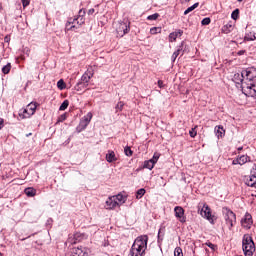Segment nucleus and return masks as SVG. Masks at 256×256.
Returning a JSON list of instances; mask_svg holds the SVG:
<instances>
[{
	"label": "nucleus",
	"mask_w": 256,
	"mask_h": 256,
	"mask_svg": "<svg viewBox=\"0 0 256 256\" xmlns=\"http://www.w3.org/2000/svg\"><path fill=\"white\" fill-rule=\"evenodd\" d=\"M158 87L160 89H163V87H165V85L163 84V81L162 80H158Z\"/></svg>",
	"instance_id": "44"
},
{
	"label": "nucleus",
	"mask_w": 256,
	"mask_h": 256,
	"mask_svg": "<svg viewBox=\"0 0 256 256\" xmlns=\"http://www.w3.org/2000/svg\"><path fill=\"white\" fill-rule=\"evenodd\" d=\"M205 245L207 246V247H209L210 249H212V251H215L216 249H217V245H215V244H213V243H211V242H206L205 243Z\"/></svg>",
	"instance_id": "38"
},
{
	"label": "nucleus",
	"mask_w": 256,
	"mask_h": 256,
	"mask_svg": "<svg viewBox=\"0 0 256 256\" xmlns=\"http://www.w3.org/2000/svg\"><path fill=\"white\" fill-rule=\"evenodd\" d=\"M123 107H125V102L119 101L115 106V113H121V111H123Z\"/></svg>",
	"instance_id": "25"
},
{
	"label": "nucleus",
	"mask_w": 256,
	"mask_h": 256,
	"mask_svg": "<svg viewBox=\"0 0 256 256\" xmlns=\"http://www.w3.org/2000/svg\"><path fill=\"white\" fill-rule=\"evenodd\" d=\"M189 135L190 137H192V139H195V137H197V126H195L189 131Z\"/></svg>",
	"instance_id": "30"
},
{
	"label": "nucleus",
	"mask_w": 256,
	"mask_h": 256,
	"mask_svg": "<svg viewBox=\"0 0 256 256\" xmlns=\"http://www.w3.org/2000/svg\"><path fill=\"white\" fill-rule=\"evenodd\" d=\"M231 17L234 21H237V19H239V9H235L232 14Z\"/></svg>",
	"instance_id": "32"
},
{
	"label": "nucleus",
	"mask_w": 256,
	"mask_h": 256,
	"mask_svg": "<svg viewBox=\"0 0 256 256\" xmlns=\"http://www.w3.org/2000/svg\"><path fill=\"white\" fill-rule=\"evenodd\" d=\"M127 201V196L123 194H117L114 196L108 197L106 200L105 207L108 210L116 209V207H121Z\"/></svg>",
	"instance_id": "4"
},
{
	"label": "nucleus",
	"mask_w": 256,
	"mask_h": 256,
	"mask_svg": "<svg viewBox=\"0 0 256 256\" xmlns=\"http://www.w3.org/2000/svg\"><path fill=\"white\" fill-rule=\"evenodd\" d=\"M68 243H71V238L68 239Z\"/></svg>",
	"instance_id": "49"
},
{
	"label": "nucleus",
	"mask_w": 256,
	"mask_h": 256,
	"mask_svg": "<svg viewBox=\"0 0 256 256\" xmlns=\"http://www.w3.org/2000/svg\"><path fill=\"white\" fill-rule=\"evenodd\" d=\"M238 151H243V147H239V148H238Z\"/></svg>",
	"instance_id": "47"
},
{
	"label": "nucleus",
	"mask_w": 256,
	"mask_h": 256,
	"mask_svg": "<svg viewBox=\"0 0 256 256\" xmlns=\"http://www.w3.org/2000/svg\"><path fill=\"white\" fill-rule=\"evenodd\" d=\"M214 132L218 139H221V137L225 136V129H223V126H216L214 128Z\"/></svg>",
	"instance_id": "22"
},
{
	"label": "nucleus",
	"mask_w": 256,
	"mask_h": 256,
	"mask_svg": "<svg viewBox=\"0 0 256 256\" xmlns=\"http://www.w3.org/2000/svg\"><path fill=\"white\" fill-rule=\"evenodd\" d=\"M174 256H183V249H181V247H176L174 250Z\"/></svg>",
	"instance_id": "34"
},
{
	"label": "nucleus",
	"mask_w": 256,
	"mask_h": 256,
	"mask_svg": "<svg viewBox=\"0 0 256 256\" xmlns=\"http://www.w3.org/2000/svg\"><path fill=\"white\" fill-rule=\"evenodd\" d=\"M151 35H157V33H161V27H153L150 29Z\"/></svg>",
	"instance_id": "33"
},
{
	"label": "nucleus",
	"mask_w": 256,
	"mask_h": 256,
	"mask_svg": "<svg viewBox=\"0 0 256 256\" xmlns=\"http://www.w3.org/2000/svg\"><path fill=\"white\" fill-rule=\"evenodd\" d=\"M159 157H161V154H159L158 152H155L153 157L150 159L153 164L155 165V163H157V161H159Z\"/></svg>",
	"instance_id": "31"
},
{
	"label": "nucleus",
	"mask_w": 256,
	"mask_h": 256,
	"mask_svg": "<svg viewBox=\"0 0 256 256\" xmlns=\"http://www.w3.org/2000/svg\"><path fill=\"white\" fill-rule=\"evenodd\" d=\"M67 119V114H62L58 117L57 123H63Z\"/></svg>",
	"instance_id": "39"
},
{
	"label": "nucleus",
	"mask_w": 256,
	"mask_h": 256,
	"mask_svg": "<svg viewBox=\"0 0 256 256\" xmlns=\"http://www.w3.org/2000/svg\"><path fill=\"white\" fill-rule=\"evenodd\" d=\"M250 173H251V175H255V177H256V163L252 166Z\"/></svg>",
	"instance_id": "42"
},
{
	"label": "nucleus",
	"mask_w": 256,
	"mask_h": 256,
	"mask_svg": "<svg viewBox=\"0 0 256 256\" xmlns=\"http://www.w3.org/2000/svg\"><path fill=\"white\" fill-rule=\"evenodd\" d=\"M237 77H240L242 93L247 97H256V68H246L242 70L241 75H234V79H237Z\"/></svg>",
	"instance_id": "1"
},
{
	"label": "nucleus",
	"mask_w": 256,
	"mask_h": 256,
	"mask_svg": "<svg viewBox=\"0 0 256 256\" xmlns=\"http://www.w3.org/2000/svg\"><path fill=\"white\" fill-rule=\"evenodd\" d=\"M67 256H89V250L86 247H73L67 253Z\"/></svg>",
	"instance_id": "10"
},
{
	"label": "nucleus",
	"mask_w": 256,
	"mask_h": 256,
	"mask_svg": "<svg viewBox=\"0 0 256 256\" xmlns=\"http://www.w3.org/2000/svg\"><path fill=\"white\" fill-rule=\"evenodd\" d=\"M18 115L20 119H29V117L33 116V114H29V110L27 108L21 109Z\"/></svg>",
	"instance_id": "21"
},
{
	"label": "nucleus",
	"mask_w": 256,
	"mask_h": 256,
	"mask_svg": "<svg viewBox=\"0 0 256 256\" xmlns=\"http://www.w3.org/2000/svg\"><path fill=\"white\" fill-rule=\"evenodd\" d=\"M245 163H253L248 155H242L232 161V165H245Z\"/></svg>",
	"instance_id": "11"
},
{
	"label": "nucleus",
	"mask_w": 256,
	"mask_h": 256,
	"mask_svg": "<svg viewBox=\"0 0 256 256\" xmlns=\"http://www.w3.org/2000/svg\"><path fill=\"white\" fill-rule=\"evenodd\" d=\"M179 55H183V42L178 47V49L172 54V56H171L172 63H175V61L177 60V57H179Z\"/></svg>",
	"instance_id": "15"
},
{
	"label": "nucleus",
	"mask_w": 256,
	"mask_h": 256,
	"mask_svg": "<svg viewBox=\"0 0 256 256\" xmlns=\"http://www.w3.org/2000/svg\"><path fill=\"white\" fill-rule=\"evenodd\" d=\"M245 185L256 189V176L250 173V176L245 179Z\"/></svg>",
	"instance_id": "13"
},
{
	"label": "nucleus",
	"mask_w": 256,
	"mask_h": 256,
	"mask_svg": "<svg viewBox=\"0 0 256 256\" xmlns=\"http://www.w3.org/2000/svg\"><path fill=\"white\" fill-rule=\"evenodd\" d=\"M129 31H131V22L127 20L118 23L116 26V33L118 37H125Z\"/></svg>",
	"instance_id": "8"
},
{
	"label": "nucleus",
	"mask_w": 256,
	"mask_h": 256,
	"mask_svg": "<svg viewBox=\"0 0 256 256\" xmlns=\"http://www.w3.org/2000/svg\"><path fill=\"white\" fill-rule=\"evenodd\" d=\"M145 193H146V191L144 188L137 190L136 199H141L143 197V195H145Z\"/></svg>",
	"instance_id": "28"
},
{
	"label": "nucleus",
	"mask_w": 256,
	"mask_h": 256,
	"mask_svg": "<svg viewBox=\"0 0 256 256\" xmlns=\"http://www.w3.org/2000/svg\"><path fill=\"white\" fill-rule=\"evenodd\" d=\"M199 7V2H196L194 5L188 7L185 11H184V15H189V13H191V11H195V9H197Z\"/></svg>",
	"instance_id": "24"
},
{
	"label": "nucleus",
	"mask_w": 256,
	"mask_h": 256,
	"mask_svg": "<svg viewBox=\"0 0 256 256\" xmlns=\"http://www.w3.org/2000/svg\"><path fill=\"white\" fill-rule=\"evenodd\" d=\"M242 225H253V216L251 214L246 213L245 216L241 219Z\"/></svg>",
	"instance_id": "18"
},
{
	"label": "nucleus",
	"mask_w": 256,
	"mask_h": 256,
	"mask_svg": "<svg viewBox=\"0 0 256 256\" xmlns=\"http://www.w3.org/2000/svg\"><path fill=\"white\" fill-rule=\"evenodd\" d=\"M106 161L107 163H115V161H117V156L114 151L108 150L106 154Z\"/></svg>",
	"instance_id": "17"
},
{
	"label": "nucleus",
	"mask_w": 256,
	"mask_h": 256,
	"mask_svg": "<svg viewBox=\"0 0 256 256\" xmlns=\"http://www.w3.org/2000/svg\"><path fill=\"white\" fill-rule=\"evenodd\" d=\"M93 77V71L87 70L81 77L80 81L83 83H86L89 85V81H91V78Z\"/></svg>",
	"instance_id": "14"
},
{
	"label": "nucleus",
	"mask_w": 256,
	"mask_h": 256,
	"mask_svg": "<svg viewBox=\"0 0 256 256\" xmlns=\"http://www.w3.org/2000/svg\"><path fill=\"white\" fill-rule=\"evenodd\" d=\"M174 213H175L177 219H179L181 223H185V217H184V215H185V210H183V207H181V206H176V207L174 208Z\"/></svg>",
	"instance_id": "12"
},
{
	"label": "nucleus",
	"mask_w": 256,
	"mask_h": 256,
	"mask_svg": "<svg viewBox=\"0 0 256 256\" xmlns=\"http://www.w3.org/2000/svg\"><path fill=\"white\" fill-rule=\"evenodd\" d=\"M124 153L127 157H131V155H133V150H131V147H125Z\"/></svg>",
	"instance_id": "37"
},
{
	"label": "nucleus",
	"mask_w": 256,
	"mask_h": 256,
	"mask_svg": "<svg viewBox=\"0 0 256 256\" xmlns=\"http://www.w3.org/2000/svg\"><path fill=\"white\" fill-rule=\"evenodd\" d=\"M147 241H149V237L147 235L137 237L131 247L129 256L145 255V251H147Z\"/></svg>",
	"instance_id": "2"
},
{
	"label": "nucleus",
	"mask_w": 256,
	"mask_h": 256,
	"mask_svg": "<svg viewBox=\"0 0 256 256\" xmlns=\"http://www.w3.org/2000/svg\"><path fill=\"white\" fill-rule=\"evenodd\" d=\"M85 13V9H80L77 17L69 18L66 22L65 31L77 33V30L81 29L82 25H85Z\"/></svg>",
	"instance_id": "3"
},
{
	"label": "nucleus",
	"mask_w": 256,
	"mask_h": 256,
	"mask_svg": "<svg viewBox=\"0 0 256 256\" xmlns=\"http://www.w3.org/2000/svg\"><path fill=\"white\" fill-rule=\"evenodd\" d=\"M57 87H58V89H60L61 91H63V89H65V82L63 81V79H60V80L57 82Z\"/></svg>",
	"instance_id": "36"
},
{
	"label": "nucleus",
	"mask_w": 256,
	"mask_h": 256,
	"mask_svg": "<svg viewBox=\"0 0 256 256\" xmlns=\"http://www.w3.org/2000/svg\"><path fill=\"white\" fill-rule=\"evenodd\" d=\"M255 39H256V38H255V36H254V38H250V41H255Z\"/></svg>",
	"instance_id": "48"
},
{
	"label": "nucleus",
	"mask_w": 256,
	"mask_h": 256,
	"mask_svg": "<svg viewBox=\"0 0 256 256\" xmlns=\"http://www.w3.org/2000/svg\"><path fill=\"white\" fill-rule=\"evenodd\" d=\"M5 127V120L3 118H0V131Z\"/></svg>",
	"instance_id": "43"
},
{
	"label": "nucleus",
	"mask_w": 256,
	"mask_h": 256,
	"mask_svg": "<svg viewBox=\"0 0 256 256\" xmlns=\"http://www.w3.org/2000/svg\"><path fill=\"white\" fill-rule=\"evenodd\" d=\"M93 119V113L88 112L86 116H84L81 120L79 125L77 126L78 133H81V131H85L87 129V126L89 123H91V120Z\"/></svg>",
	"instance_id": "9"
},
{
	"label": "nucleus",
	"mask_w": 256,
	"mask_h": 256,
	"mask_svg": "<svg viewBox=\"0 0 256 256\" xmlns=\"http://www.w3.org/2000/svg\"><path fill=\"white\" fill-rule=\"evenodd\" d=\"M10 71H11V63H7V65L2 67V73L4 75H9Z\"/></svg>",
	"instance_id": "27"
},
{
	"label": "nucleus",
	"mask_w": 256,
	"mask_h": 256,
	"mask_svg": "<svg viewBox=\"0 0 256 256\" xmlns=\"http://www.w3.org/2000/svg\"><path fill=\"white\" fill-rule=\"evenodd\" d=\"M211 23V18L206 17L201 21V25H209Z\"/></svg>",
	"instance_id": "40"
},
{
	"label": "nucleus",
	"mask_w": 256,
	"mask_h": 256,
	"mask_svg": "<svg viewBox=\"0 0 256 256\" xmlns=\"http://www.w3.org/2000/svg\"><path fill=\"white\" fill-rule=\"evenodd\" d=\"M69 107V100H64L63 103L59 107V111H65Z\"/></svg>",
	"instance_id": "29"
},
{
	"label": "nucleus",
	"mask_w": 256,
	"mask_h": 256,
	"mask_svg": "<svg viewBox=\"0 0 256 256\" xmlns=\"http://www.w3.org/2000/svg\"><path fill=\"white\" fill-rule=\"evenodd\" d=\"M95 13V9L91 8L88 10V15H93Z\"/></svg>",
	"instance_id": "45"
},
{
	"label": "nucleus",
	"mask_w": 256,
	"mask_h": 256,
	"mask_svg": "<svg viewBox=\"0 0 256 256\" xmlns=\"http://www.w3.org/2000/svg\"><path fill=\"white\" fill-rule=\"evenodd\" d=\"M24 193L27 195V197H35V195H37V190L29 187L24 190Z\"/></svg>",
	"instance_id": "23"
},
{
	"label": "nucleus",
	"mask_w": 256,
	"mask_h": 256,
	"mask_svg": "<svg viewBox=\"0 0 256 256\" xmlns=\"http://www.w3.org/2000/svg\"><path fill=\"white\" fill-rule=\"evenodd\" d=\"M181 35H183V30H177L175 32L170 33L169 34L170 43L177 41V37H181Z\"/></svg>",
	"instance_id": "16"
},
{
	"label": "nucleus",
	"mask_w": 256,
	"mask_h": 256,
	"mask_svg": "<svg viewBox=\"0 0 256 256\" xmlns=\"http://www.w3.org/2000/svg\"><path fill=\"white\" fill-rule=\"evenodd\" d=\"M153 167H155V164L151 160L144 161V165H143L144 169H149V171H151Z\"/></svg>",
	"instance_id": "26"
},
{
	"label": "nucleus",
	"mask_w": 256,
	"mask_h": 256,
	"mask_svg": "<svg viewBox=\"0 0 256 256\" xmlns=\"http://www.w3.org/2000/svg\"><path fill=\"white\" fill-rule=\"evenodd\" d=\"M198 207L199 209H201L200 215L204 217V219H207L209 223H214L215 219L217 218H215V215L211 214V208L209 207V205L204 203V204H199Z\"/></svg>",
	"instance_id": "7"
},
{
	"label": "nucleus",
	"mask_w": 256,
	"mask_h": 256,
	"mask_svg": "<svg viewBox=\"0 0 256 256\" xmlns=\"http://www.w3.org/2000/svg\"><path fill=\"white\" fill-rule=\"evenodd\" d=\"M26 109H28L29 115H35V111H37V102H30Z\"/></svg>",
	"instance_id": "20"
},
{
	"label": "nucleus",
	"mask_w": 256,
	"mask_h": 256,
	"mask_svg": "<svg viewBox=\"0 0 256 256\" xmlns=\"http://www.w3.org/2000/svg\"><path fill=\"white\" fill-rule=\"evenodd\" d=\"M222 215L224 217L226 225H235L237 223V216L228 207L222 208Z\"/></svg>",
	"instance_id": "6"
},
{
	"label": "nucleus",
	"mask_w": 256,
	"mask_h": 256,
	"mask_svg": "<svg viewBox=\"0 0 256 256\" xmlns=\"http://www.w3.org/2000/svg\"><path fill=\"white\" fill-rule=\"evenodd\" d=\"M31 136V133L27 135V137Z\"/></svg>",
	"instance_id": "51"
},
{
	"label": "nucleus",
	"mask_w": 256,
	"mask_h": 256,
	"mask_svg": "<svg viewBox=\"0 0 256 256\" xmlns=\"http://www.w3.org/2000/svg\"><path fill=\"white\" fill-rule=\"evenodd\" d=\"M0 256H3V254L0 252Z\"/></svg>",
	"instance_id": "52"
},
{
	"label": "nucleus",
	"mask_w": 256,
	"mask_h": 256,
	"mask_svg": "<svg viewBox=\"0 0 256 256\" xmlns=\"http://www.w3.org/2000/svg\"><path fill=\"white\" fill-rule=\"evenodd\" d=\"M243 0H238L239 3H241Z\"/></svg>",
	"instance_id": "50"
},
{
	"label": "nucleus",
	"mask_w": 256,
	"mask_h": 256,
	"mask_svg": "<svg viewBox=\"0 0 256 256\" xmlns=\"http://www.w3.org/2000/svg\"><path fill=\"white\" fill-rule=\"evenodd\" d=\"M238 55H245V50L238 51Z\"/></svg>",
	"instance_id": "46"
},
{
	"label": "nucleus",
	"mask_w": 256,
	"mask_h": 256,
	"mask_svg": "<svg viewBox=\"0 0 256 256\" xmlns=\"http://www.w3.org/2000/svg\"><path fill=\"white\" fill-rule=\"evenodd\" d=\"M147 19L148 21H157V19H159V14L155 13V14L149 15Z\"/></svg>",
	"instance_id": "35"
},
{
	"label": "nucleus",
	"mask_w": 256,
	"mask_h": 256,
	"mask_svg": "<svg viewBox=\"0 0 256 256\" xmlns=\"http://www.w3.org/2000/svg\"><path fill=\"white\" fill-rule=\"evenodd\" d=\"M87 87H89V84H87V83H85V82H83V81L80 80V81L75 85L74 89H75V91L81 92V91H85V89H87Z\"/></svg>",
	"instance_id": "19"
},
{
	"label": "nucleus",
	"mask_w": 256,
	"mask_h": 256,
	"mask_svg": "<svg viewBox=\"0 0 256 256\" xmlns=\"http://www.w3.org/2000/svg\"><path fill=\"white\" fill-rule=\"evenodd\" d=\"M21 3L23 5V7H29V4L31 3L30 0H21Z\"/></svg>",
	"instance_id": "41"
},
{
	"label": "nucleus",
	"mask_w": 256,
	"mask_h": 256,
	"mask_svg": "<svg viewBox=\"0 0 256 256\" xmlns=\"http://www.w3.org/2000/svg\"><path fill=\"white\" fill-rule=\"evenodd\" d=\"M242 249L245 256H253L255 253V242L249 234H245L242 239Z\"/></svg>",
	"instance_id": "5"
}]
</instances>
